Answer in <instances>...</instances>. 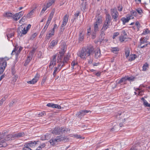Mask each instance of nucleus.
Returning <instances> with one entry per match:
<instances>
[{"mask_svg": "<svg viewBox=\"0 0 150 150\" xmlns=\"http://www.w3.org/2000/svg\"><path fill=\"white\" fill-rule=\"evenodd\" d=\"M77 54L78 56H89L94 55L95 56H100L101 54L99 49L94 51L93 48H89L86 49L82 48L81 51L78 53Z\"/></svg>", "mask_w": 150, "mask_h": 150, "instance_id": "f257e3e1", "label": "nucleus"}, {"mask_svg": "<svg viewBox=\"0 0 150 150\" xmlns=\"http://www.w3.org/2000/svg\"><path fill=\"white\" fill-rule=\"evenodd\" d=\"M13 46L14 47V48L11 53V55H15L18 56L23 49V47H19L17 43H14Z\"/></svg>", "mask_w": 150, "mask_h": 150, "instance_id": "f03ea898", "label": "nucleus"}, {"mask_svg": "<svg viewBox=\"0 0 150 150\" xmlns=\"http://www.w3.org/2000/svg\"><path fill=\"white\" fill-rule=\"evenodd\" d=\"M8 59L6 57L1 58V65L0 67V75L2 74L4 71L6 67L7 66L6 61Z\"/></svg>", "mask_w": 150, "mask_h": 150, "instance_id": "7ed1b4c3", "label": "nucleus"}, {"mask_svg": "<svg viewBox=\"0 0 150 150\" xmlns=\"http://www.w3.org/2000/svg\"><path fill=\"white\" fill-rule=\"evenodd\" d=\"M110 13L112 17L114 19V21L116 22L119 16V13L116 8L110 9Z\"/></svg>", "mask_w": 150, "mask_h": 150, "instance_id": "20e7f679", "label": "nucleus"}, {"mask_svg": "<svg viewBox=\"0 0 150 150\" xmlns=\"http://www.w3.org/2000/svg\"><path fill=\"white\" fill-rule=\"evenodd\" d=\"M28 31L25 29V28H23L22 25L20 26L17 29V32L19 34H21V36H22V34L25 35Z\"/></svg>", "mask_w": 150, "mask_h": 150, "instance_id": "39448f33", "label": "nucleus"}, {"mask_svg": "<svg viewBox=\"0 0 150 150\" xmlns=\"http://www.w3.org/2000/svg\"><path fill=\"white\" fill-rule=\"evenodd\" d=\"M121 35L119 37V40L122 42L125 41L127 38V34L125 30H122Z\"/></svg>", "mask_w": 150, "mask_h": 150, "instance_id": "423d86ee", "label": "nucleus"}, {"mask_svg": "<svg viewBox=\"0 0 150 150\" xmlns=\"http://www.w3.org/2000/svg\"><path fill=\"white\" fill-rule=\"evenodd\" d=\"M60 47L61 49V50L59 52V53L60 54L59 56H63L64 55V54L67 49V46L65 44H63L60 46Z\"/></svg>", "mask_w": 150, "mask_h": 150, "instance_id": "0eeeda50", "label": "nucleus"}, {"mask_svg": "<svg viewBox=\"0 0 150 150\" xmlns=\"http://www.w3.org/2000/svg\"><path fill=\"white\" fill-rule=\"evenodd\" d=\"M58 142H66L69 141V139L67 137L57 136L56 137Z\"/></svg>", "mask_w": 150, "mask_h": 150, "instance_id": "6e6552de", "label": "nucleus"}, {"mask_svg": "<svg viewBox=\"0 0 150 150\" xmlns=\"http://www.w3.org/2000/svg\"><path fill=\"white\" fill-rule=\"evenodd\" d=\"M91 111L89 110H81L79 112H78L76 114V115L79 117L81 118L82 116H83L86 113L88 112L91 113Z\"/></svg>", "mask_w": 150, "mask_h": 150, "instance_id": "1a4fd4ad", "label": "nucleus"}, {"mask_svg": "<svg viewBox=\"0 0 150 150\" xmlns=\"http://www.w3.org/2000/svg\"><path fill=\"white\" fill-rule=\"evenodd\" d=\"M63 57H58L57 62L59 63L62 62V63H67V61L69 59V58L68 57H64V59H62Z\"/></svg>", "mask_w": 150, "mask_h": 150, "instance_id": "9d476101", "label": "nucleus"}, {"mask_svg": "<svg viewBox=\"0 0 150 150\" xmlns=\"http://www.w3.org/2000/svg\"><path fill=\"white\" fill-rule=\"evenodd\" d=\"M61 132V127H55L52 131V133L54 134H59Z\"/></svg>", "mask_w": 150, "mask_h": 150, "instance_id": "9b49d317", "label": "nucleus"}, {"mask_svg": "<svg viewBox=\"0 0 150 150\" xmlns=\"http://www.w3.org/2000/svg\"><path fill=\"white\" fill-rule=\"evenodd\" d=\"M25 133L24 132L19 133L13 134V138L14 139H16L23 137L25 135Z\"/></svg>", "mask_w": 150, "mask_h": 150, "instance_id": "f8f14e48", "label": "nucleus"}, {"mask_svg": "<svg viewBox=\"0 0 150 150\" xmlns=\"http://www.w3.org/2000/svg\"><path fill=\"white\" fill-rule=\"evenodd\" d=\"M13 134H8L4 138V140L6 141L13 140L14 138H13Z\"/></svg>", "mask_w": 150, "mask_h": 150, "instance_id": "ddd939ff", "label": "nucleus"}, {"mask_svg": "<svg viewBox=\"0 0 150 150\" xmlns=\"http://www.w3.org/2000/svg\"><path fill=\"white\" fill-rule=\"evenodd\" d=\"M68 19V16L67 15H66L64 17L62 24V27H64L67 24Z\"/></svg>", "mask_w": 150, "mask_h": 150, "instance_id": "4468645a", "label": "nucleus"}, {"mask_svg": "<svg viewBox=\"0 0 150 150\" xmlns=\"http://www.w3.org/2000/svg\"><path fill=\"white\" fill-rule=\"evenodd\" d=\"M131 17H132V16H128L126 18L125 17L122 18L121 19V20L122 21L123 24L125 25L126 23L128 22L131 19Z\"/></svg>", "mask_w": 150, "mask_h": 150, "instance_id": "2eb2a0df", "label": "nucleus"}, {"mask_svg": "<svg viewBox=\"0 0 150 150\" xmlns=\"http://www.w3.org/2000/svg\"><path fill=\"white\" fill-rule=\"evenodd\" d=\"M111 18L109 14H106L104 21L110 24L111 21Z\"/></svg>", "mask_w": 150, "mask_h": 150, "instance_id": "dca6fc26", "label": "nucleus"}, {"mask_svg": "<svg viewBox=\"0 0 150 150\" xmlns=\"http://www.w3.org/2000/svg\"><path fill=\"white\" fill-rule=\"evenodd\" d=\"M79 13L80 12L79 11H76V12L75 13L73 18L71 19V21L72 23H74L76 19H77L78 16H79Z\"/></svg>", "mask_w": 150, "mask_h": 150, "instance_id": "f3484780", "label": "nucleus"}, {"mask_svg": "<svg viewBox=\"0 0 150 150\" xmlns=\"http://www.w3.org/2000/svg\"><path fill=\"white\" fill-rule=\"evenodd\" d=\"M110 26V23L104 21L102 30H103L104 31L106 30L108 28H109Z\"/></svg>", "mask_w": 150, "mask_h": 150, "instance_id": "a211bd4d", "label": "nucleus"}, {"mask_svg": "<svg viewBox=\"0 0 150 150\" xmlns=\"http://www.w3.org/2000/svg\"><path fill=\"white\" fill-rule=\"evenodd\" d=\"M57 40H52L50 43L49 46L50 48H53L56 45L57 43Z\"/></svg>", "mask_w": 150, "mask_h": 150, "instance_id": "6ab92c4d", "label": "nucleus"}, {"mask_svg": "<svg viewBox=\"0 0 150 150\" xmlns=\"http://www.w3.org/2000/svg\"><path fill=\"white\" fill-rule=\"evenodd\" d=\"M87 5V2H83L81 4L80 7L81 9V11H84L85 9L86 8V6Z\"/></svg>", "mask_w": 150, "mask_h": 150, "instance_id": "aec40b11", "label": "nucleus"}, {"mask_svg": "<svg viewBox=\"0 0 150 150\" xmlns=\"http://www.w3.org/2000/svg\"><path fill=\"white\" fill-rule=\"evenodd\" d=\"M50 142L51 145L52 146L56 144V143H57L56 138L55 139H51L50 140Z\"/></svg>", "mask_w": 150, "mask_h": 150, "instance_id": "412c9836", "label": "nucleus"}, {"mask_svg": "<svg viewBox=\"0 0 150 150\" xmlns=\"http://www.w3.org/2000/svg\"><path fill=\"white\" fill-rule=\"evenodd\" d=\"M102 21V18L100 16H98L96 20V21L95 23L100 25L101 24Z\"/></svg>", "mask_w": 150, "mask_h": 150, "instance_id": "4be33fe9", "label": "nucleus"}, {"mask_svg": "<svg viewBox=\"0 0 150 150\" xmlns=\"http://www.w3.org/2000/svg\"><path fill=\"white\" fill-rule=\"evenodd\" d=\"M125 56H129L130 54V49L129 48L127 47L125 49Z\"/></svg>", "mask_w": 150, "mask_h": 150, "instance_id": "5701e85b", "label": "nucleus"}, {"mask_svg": "<svg viewBox=\"0 0 150 150\" xmlns=\"http://www.w3.org/2000/svg\"><path fill=\"white\" fill-rule=\"evenodd\" d=\"M61 132L64 133H69L70 132V130L68 128L61 127Z\"/></svg>", "mask_w": 150, "mask_h": 150, "instance_id": "b1692460", "label": "nucleus"}, {"mask_svg": "<svg viewBox=\"0 0 150 150\" xmlns=\"http://www.w3.org/2000/svg\"><path fill=\"white\" fill-rule=\"evenodd\" d=\"M148 38L147 37L142 38L140 39L141 44H144L145 42H147V41Z\"/></svg>", "mask_w": 150, "mask_h": 150, "instance_id": "393cba45", "label": "nucleus"}, {"mask_svg": "<svg viewBox=\"0 0 150 150\" xmlns=\"http://www.w3.org/2000/svg\"><path fill=\"white\" fill-rule=\"evenodd\" d=\"M99 24L94 23L93 25L94 31L95 32H97L99 31V28L98 25Z\"/></svg>", "mask_w": 150, "mask_h": 150, "instance_id": "a878e982", "label": "nucleus"}, {"mask_svg": "<svg viewBox=\"0 0 150 150\" xmlns=\"http://www.w3.org/2000/svg\"><path fill=\"white\" fill-rule=\"evenodd\" d=\"M39 77L38 76L37 74L35 77L31 80L32 83L33 82V84H34L37 82V81L38 80Z\"/></svg>", "mask_w": 150, "mask_h": 150, "instance_id": "bb28decb", "label": "nucleus"}, {"mask_svg": "<svg viewBox=\"0 0 150 150\" xmlns=\"http://www.w3.org/2000/svg\"><path fill=\"white\" fill-rule=\"evenodd\" d=\"M125 115V114H124V112L120 113L119 112L117 115H116V117L117 118H123V116Z\"/></svg>", "mask_w": 150, "mask_h": 150, "instance_id": "cd10ccee", "label": "nucleus"}, {"mask_svg": "<svg viewBox=\"0 0 150 150\" xmlns=\"http://www.w3.org/2000/svg\"><path fill=\"white\" fill-rule=\"evenodd\" d=\"M13 15L12 13L9 12H6L4 15L5 17H12L13 18Z\"/></svg>", "mask_w": 150, "mask_h": 150, "instance_id": "c85d7f7f", "label": "nucleus"}, {"mask_svg": "<svg viewBox=\"0 0 150 150\" xmlns=\"http://www.w3.org/2000/svg\"><path fill=\"white\" fill-rule=\"evenodd\" d=\"M31 59V57H27V59L26 60L24 64V65L25 66H27Z\"/></svg>", "mask_w": 150, "mask_h": 150, "instance_id": "c756f323", "label": "nucleus"}, {"mask_svg": "<svg viewBox=\"0 0 150 150\" xmlns=\"http://www.w3.org/2000/svg\"><path fill=\"white\" fill-rule=\"evenodd\" d=\"M54 12L52 11L51 13L50 14L49 16L48 17V18L47 21L50 22L51 21L54 15Z\"/></svg>", "mask_w": 150, "mask_h": 150, "instance_id": "7c9ffc66", "label": "nucleus"}, {"mask_svg": "<svg viewBox=\"0 0 150 150\" xmlns=\"http://www.w3.org/2000/svg\"><path fill=\"white\" fill-rule=\"evenodd\" d=\"M126 81L128 80L129 81H133L135 79V77L132 76L131 77H129L128 76H125Z\"/></svg>", "mask_w": 150, "mask_h": 150, "instance_id": "2f4dec72", "label": "nucleus"}, {"mask_svg": "<svg viewBox=\"0 0 150 150\" xmlns=\"http://www.w3.org/2000/svg\"><path fill=\"white\" fill-rule=\"evenodd\" d=\"M14 33L13 32L10 33H8L6 34V36L7 37V39L8 40H10L9 38H11L14 36Z\"/></svg>", "mask_w": 150, "mask_h": 150, "instance_id": "473e14b6", "label": "nucleus"}, {"mask_svg": "<svg viewBox=\"0 0 150 150\" xmlns=\"http://www.w3.org/2000/svg\"><path fill=\"white\" fill-rule=\"evenodd\" d=\"M79 41H82L84 39V36L83 35H82L81 32H80L79 35Z\"/></svg>", "mask_w": 150, "mask_h": 150, "instance_id": "72a5a7b5", "label": "nucleus"}, {"mask_svg": "<svg viewBox=\"0 0 150 150\" xmlns=\"http://www.w3.org/2000/svg\"><path fill=\"white\" fill-rule=\"evenodd\" d=\"M54 1L55 0H50L47 5V8L49 7L54 3Z\"/></svg>", "mask_w": 150, "mask_h": 150, "instance_id": "f704fd0d", "label": "nucleus"}, {"mask_svg": "<svg viewBox=\"0 0 150 150\" xmlns=\"http://www.w3.org/2000/svg\"><path fill=\"white\" fill-rule=\"evenodd\" d=\"M21 17L19 15H16V13L13 15V19L16 21H17L19 20Z\"/></svg>", "mask_w": 150, "mask_h": 150, "instance_id": "c9c22d12", "label": "nucleus"}, {"mask_svg": "<svg viewBox=\"0 0 150 150\" xmlns=\"http://www.w3.org/2000/svg\"><path fill=\"white\" fill-rule=\"evenodd\" d=\"M149 67V65L147 63H146L144 64L143 67V70L144 71H146L147 68Z\"/></svg>", "mask_w": 150, "mask_h": 150, "instance_id": "e433bc0d", "label": "nucleus"}, {"mask_svg": "<svg viewBox=\"0 0 150 150\" xmlns=\"http://www.w3.org/2000/svg\"><path fill=\"white\" fill-rule=\"evenodd\" d=\"M34 11V9H33L30 13L27 14L26 16L27 18H30L31 16L33 14V13Z\"/></svg>", "mask_w": 150, "mask_h": 150, "instance_id": "4c0bfd02", "label": "nucleus"}, {"mask_svg": "<svg viewBox=\"0 0 150 150\" xmlns=\"http://www.w3.org/2000/svg\"><path fill=\"white\" fill-rule=\"evenodd\" d=\"M118 51V48L114 47L112 48V51L114 53L117 54V53Z\"/></svg>", "mask_w": 150, "mask_h": 150, "instance_id": "58836bf2", "label": "nucleus"}, {"mask_svg": "<svg viewBox=\"0 0 150 150\" xmlns=\"http://www.w3.org/2000/svg\"><path fill=\"white\" fill-rule=\"evenodd\" d=\"M11 73L13 75H16L15 74L16 73V71H15V67L14 66H13L11 68Z\"/></svg>", "mask_w": 150, "mask_h": 150, "instance_id": "ea45409f", "label": "nucleus"}, {"mask_svg": "<svg viewBox=\"0 0 150 150\" xmlns=\"http://www.w3.org/2000/svg\"><path fill=\"white\" fill-rule=\"evenodd\" d=\"M125 76L124 77L122 78L118 81V83H121L123 82H125L126 81Z\"/></svg>", "mask_w": 150, "mask_h": 150, "instance_id": "a19ab883", "label": "nucleus"}, {"mask_svg": "<svg viewBox=\"0 0 150 150\" xmlns=\"http://www.w3.org/2000/svg\"><path fill=\"white\" fill-rule=\"evenodd\" d=\"M6 141L5 140H4L3 139H1V142H0V145H2V147H4L6 146L7 145L6 144H5V142Z\"/></svg>", "mask_w": 150, "mask_h": 150, "instance_id": "79ce46f5", "label": "nucleus"}, {"mask_svg": "<svg viewBox=\"0 0 150 150\" xmlns=\"http://www.w3.org/2000/svg\"><path fill=\"white\" fill-rule=\"evenodd\" d=\"M128 59V61L131 62L134 60L137 57H126Z\"/></svg>", "mask_w": 150, "mask_h": 150, "instance_id": "37998d69", "label": "nucleus"}, {"mask_svg": "<svg viewBox=\"0 0 150 150\" xmlns=\"http://www.w3.org/2000/svg\"><path fill=\"white\" fill-rule=\"evenodd\" d=\"M96 32H95L94 31L91 34V38L93 39H94L96 37Z\"/></svg>", "mask_w": 150, "mask_h": 150, "instance_id": "c03bdc74", "label": "nucleus"}, {"mask_svg": "<svg viewBox=\"0 0 150 150\" xmlns=\"http://www.w3.org/2000/svg\"><path fill=\"white\" fill-rule=\"evenodd\" d=\"M45 137L46 140H48L50 139L51 137V135L50 134L47 133L45 135Z\"/></svg>", "mask_w": 150, "mask_h": 150, "instance_id": "a18cd8bd", "label": "nucleus"}, {"mask_svg": "<svg viewBox=\"0 0 150 150\" xmlns=\"http://www.w3.org/2000/svg\"><path fill=\"white\" fill-rule=\"evenodd\" d=\"M101 30L100 36L101 37V38H104V36L105 35V31L102 30Z\"/></svg>", "mask_w": 150, "mask_h": 150, "instance_id": "49530a36", "label": "nucleus"}, {"mask_svg": "<svg viewBox=\"0 0 150 150\" xmlns=\"http://www.w3.org/2000/svg\"><path fill=\"white\" fill-rule=\"evenodd\" d=\"M54 105L55 104H54L52 103H48L47 104V106L50 107H52L54 108V107H55Z\"/></svg>", "mask_w": 150, "mask_h": 150, "instance_id": "de8ad7c7", "label": "nucleus"}, {"mask_svg": "<svg viewBox=\"0 0 150 150\" xmlns=\"http://www.w3.org/2000/svg\"><path fill=\"white\" fill-rule=\"evenodd\" d=\"M13 76V81L14 82H15L17 80V79L18 77V76L17 74L14 75Z\"/></svg>", "mask_w": 150, "mask_h": 150, "instance_id": "09e8293b", "label": "nucleus"}, {"mask_svg": "<svg viewBox=\"0 0 150 150\" xmlns=\"http://www.w3.org/2000/svg\"><path fill=\"white\" fill-rule=\"evenodd\" d=\"M119 35V32H115L113 33V35L112 36V38L113 39H114L115 38V37Z\"/></svg>", "mask_w": 150, "mask_h": 150, "instance_id": "8fccbe9b", "label": "nucleus"}, {"mask_svg": "<svg viewBox=\"0 0 150 150\" xmlns=\"http://www.w3.org/2000/svg\"><path fill=\"white\" fill-rule=\"evenodd\" d=\"M123 8V7L122 5H120V4L119 6H118L117 7V9L120 12L122 11V9Z\"/></svg>", "mask_w": 150, "mask_h": 150, "instance_id": "3c124183", "label": "nucleus"}, {"mask_svg": "<svg viewBox=\"0 0 150 150\" xmlns=\"http://www.w3.org/2000/svg\"><path fill=\"white\" fill-rule=\"evenodd\" d=\"M24 12L23 11H22L18 13H16V15L17 16V15H19L20 17H21L22 15H23Z\"/></svg>", "mask_w": 150, "mask_h": 150, "instance_id": "603ef678", "label": "nucleus"}, {"mask_svg": "<svg viewBox=\"0 0 150 150\" xmlns=\"http://www.w3.org/2000/svg\"><path fill=\"white\" fill-rule=\"evenodd\" d=\"M150 31L148 29H147L145 30L142 33L143 35H145L149 33Z\"/></svg>", "mask_w": 150, "mask_h": 150, "instance_id": "864d4df0", "label": "nucleus"}, {"mask_svg": "<svg viewBox=\"0 0 150 150\" xmlns=\"http://www.w3.org/2000/svg\"><path fill=\"white\" fill-rule=\"evenodd\" d=\"M136 11L140 15L141 14L142 12V10L140 8L137 9H136Z\"/></svg>", "mask_w": 150, "mask_h": 150, "instance_id": "5fc2aeb1", "label": "nucleus"}, {"mask_svg": "<svg viewBox=\"0 0 150 150\" xmlns=\"http://www.w3.org/2000/svg\"><path fill=\"white\" fill-rule=\"evenodd\" d=\"M37 35V34L36 33L33 34V35L30 38V39L31 40H33L36 36Z\"/></svg>", "mask_w": 150, "mask_h": 150, "instance_id": "6e6d98bb", "label": "nucleus"}, {"mask_svg": "<svg viewBox=\"0 0 150 150\" xmlns=\"http://www.w3.org/2000/svg\"><path fill=\"white\" fill-rule=\"evenodd\" d=\"M6 99L5 98H2L0 101V106L2 105L3 102Z\"/></svg>", "mask_w": 150, "mask_h": 150, "instance_id": "4d7b16f0", "label": "nucleus"}, {"mask_svg": "<svg viewBox=\"0 0 150 150\" xmlns=\"http://www.w3.org/2000/svg\"><path fill=\"white\" fill-rule=\"evenodd\" d=\"M144 105L145 107H148L150 108V104L149 103L146 101L144 102Z\"/></svg>", "mask_w": 150, "mask_h": 150, "instance_id": "13d9d810", "label": "nucleus"}, {"mask_svg": "<svg viewBox=\"0 0 150 150\" xmlns=\"http://www.w3.org/2000/svg\"><path fill=\"white\" fill-rule=\"evenodd\" d=\"M16 102L15 100H13L11 103H10L9 104V107H11L13 105V103Z\"/></svg>", "mask_w": 150, "mask_h": 150, "instance_id": "bf43d9fd", "label": "nucleus"}, {"mask_svg": "<svg viewBox=\"0 0 150 150\" xmlns=\"http://www.w3.org/2000/svg\"><path fill=\"white\" fill-rule=\"evenodd\" d=\"M47 78V77L46 76H44L43 77V79H42L41 84L42 85L45 82V81L46 79Z\"/></svg>", "mask_w": 150, "mask_h": 150, "instance_id": "052dcab7", "label": "nucleus"}, {"mask_svg": "<svg viewBox=\"0 0 150 150\" xmlns=\"http://www.w3.org/2000/svg\"><path fill=\"white\" fill-rule=\"evenodd\" d=\"M77 64V63H75V61H72V63H71V65L72 67V68L74 69V66L76 64Z\"/></svg>", "mask_w": 150, "mask_h": 150, "instance_id": "680f3d73", "label": "nucleus"}, {"mask_svg": "<svg viewBox=\"0 0 150 150\" xmlns=\"http://www.w3.org/2000/svg\"><path fill=\"white\" fill-rule=\"evenodd\" d=\"M50 23V22H49V21H47V22H46V23L44 27V28H45L47 29V28H48V25H49Z\"/></svg>", "mask_w": 150, "mask_h": 150, "instance_id": "e2e57ef3", "label": "nucleus"}, {"mask_svg": "<svg viewBox=\"0 0 150 150\" xmlns=\"http://www.w3.org/2000/svg\"><path fill=\"white\" fill-rule=\"evenodd\" d=\"M135 25L137 26V28L139 29V28L140 26L139 23L138 21L136 22L135 23Z\"/></svg>", "mask_w": 150, "mask_h": 150, "instance_id": "0e129e2a", "label": "nucleus"}, {"mask_svg": "<svg viewBox=\"0 0 150 150\" xmlns=\"http://www.w3.org/2000/svg\"><path fill=\"white\" fill-rule=\"evenodd\" d=\"M26 18H27L26 16L25 17V16L21 18V19L20 20V21H22V22H25V19Z\"/></svg>", "mask_w": 150, "mask_h": 150, "instance_id": "69168bd1", "label": "nucleus"}, {"mask_svg": "<svg viewBox=\"0 0 150 150\" xmlns=\"http://www.w3.org/2000/svg\"><path fill=\"white\" fill-rule=\"evenodd\" d=\"M91 28H89L87 29V35H90L91 34Z\"/></svg>", "mask_w": 150, "mask_h": 150, "instance_id": "338daca9", "label": "nucleus"}, {"mask_svg": "<svg viewBox=\"0 0 150 150\" xmlns=\"http://www.w3.org/2000/svg\"><path fill=\"white\" fill-rule=\"evenodd\" d=\"M47 29H46L44 27V28L42 30L41 33V35H43L44 34V33H45V32Z\"/></svg>", "mask_w": 150, "mask_h": 150, "instance_id": "774afa93", "label": "nucleus"}]
</instances>
